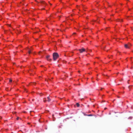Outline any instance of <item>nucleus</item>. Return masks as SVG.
<instances>
[{"label": "nucleus", "instance_id": "11", "mask_svg": "<svg viewBox=\"0 0 133 133\" xmlns=\"http://www.w3.org/2000/svg\"><path fill=\"white\" fill-rule=\"evenodd\" d=\"M77 106L78 107H79V104L78 103H77L76 104Z\"/></svg>", "mask_w": 133, "mask_h": 133}, {"label": "nucleus", "instance_id": "26", "mask_svg": "<svg viewBox=\"0 0 133 133\" xmlns=\"http://www.w3.org/2000/svg\"><path fill=\"white\" fill-rule=\"evenodd\" d=\"M132 68V67H131V69Z\"/></svg>", "mask_w": 133, "mask_h": 133}, {"label": "nucleus", "instance_id": "19", "mask_svg": "<svg viewBox=\"0 0 133 133\" xmlns=\"http://www.w3.org/2000/svg\"><path fill=\"white\" fill-rule=\"evenodd\" d=\"M34 99H32V101H34Z\"/></svg>", "mask_w": 133, "mask_h": 133}, {"label": "nucleus", "instance_id": "8", "mask_svg": "<svg viewBox=\"0 0 133 133\" xmlns=\"http://www.w3.org/2000/svg\"><path fill=\"white\" fill-rule=\"evenodd\" d=\"M117 21L118 22H121V21H123L122 20H120V19H117Z\"/></svg>", "mask_w": 133, "mask_h": 133}, {"label": "nucleus", "instance_id": "3", "mask_svg": "<svg viewBox=\"0 0 133 133\" xmlns=\"http://www.w3.org/2000/svg\"><path fill=\"white\" fill-rule=\"evenodd\" d=\"M78 50L80 51V53H82L83 52L85 51V49L83 48H82L81 49H79Z\"/></svg>", "mask_w": 133, "mask_h": 133}, {"label": "nucleus", "instance_id": "25", "mask_svg": "<svg viewBox=\"0 0 133 133\" xmlns=\"http://www.w3.org/2000/svg\"><path fill=\"white\" fill-rule=\"evenodd\" d=\"M35 1H36V2H37V1H36V0H35Z\"/></svg>", "mask_w": 133, "mask_h": 133}, {"label": "nucleus", "instance_id": "24", "mask_svg": "<svg viewBox=\"0 0 133 133\" xmlns=\"http://www.w3.org/2000/svg\"><path fill=\"white\" fill-rule=\"evenodd\" d=\"M50 4L51 5H52V4H50Z\"/></svg>", "mask_w": 133, "mask_h": 133}, {"label": "nucleus", "instance_id": "2", "mask_svg": "<svg viewBox=\"0 0 133 133\" xmlns=\"http://www.w3.org/2000/svg\"><path fill=\"white\" fill-rule=\"evenodd\" d=\"M50 55H48L46 57V58L47 60L49 61H51L52 60V59L50 58Z\"/></svg>", "mask_w": 133, "mask_h": 133}, {"label": "nucleus", "instance_id": "22", "mask_svg": "<svg viewBox=\"0 0 133 133\" xmlns=\"http://www.w3.org/2000/svg\"><path fill=\"white\" fill-rule=\"evenodd\" d=\"M103 88H101V90H102V89Z\"/></svg>", "mask_w": 133, "mask_h": 133}, {"label": "nucleus", "instance_id": "1", "mask_svg": "<svg viewBox=\"0 0 133 133\" xmlns=\"http://www.w3.org/2000/svg\"><path fill=\"white\" fill-rule=\"evenodd\" d=\"M53 59L54 61H55L59 57L58 54L56 52H54L53 54Z\"/></svg>", "mask_w": 133, "mask_h": 133}, {"label": "nucleus", "instance_id": "16", "mask_svg": "<svg viewBox=\"0 0 133 133\" xmlns=\"http://www.w3.org/2000/svg\"><path fill=\"white\" fill-rule=\"evenodd\" d=\"M73 34H76V33H75V32H74L73 33Z\"/></svg>", "mask_w": 133, "mask_h": 133}, {"label": "nucleus", "instance_id": "21", "mask_svg": "<svg viewBox=\"0 0 133 133\" xmlns=\"http://www.w3.org/2000/svg\"><path fill=\"white\" fill-rule=\"evenodd\" d=\"M28 124H30V123H28Z\"/></svg>", "mask_w": 133, "mask_h": 133}, {"label": "nucleus", "instance_id": "13", "mask_svg": "<svg viewBox=\"0 0 133 133\" xmlns=\"http://www.w3.org/2000/svg\"><path fill=\"white\" fill-rule=\"evenodd\" d=\"M12 79H10L9 80V81L10 82H11L12 81Z\"/></svg>", "mask_w": 133, "mask_h": 133}, {"label": "nucleus", "instance_id": "5", "mask_svg": "<svg viewBox=\"0 0 133 133\" xmlns=\"http://www.w3.org/2000/svg\"><path fill=\"white\" fill-rule=\"evenodd\" d=\"M40 2L41 3V4H44V5H46V3H45V2L44 1H41Z\"/></svg>", "mask_w": 133, "mask_h": 133}, {"label": "nucleus", "instance_id": "12", "mask_svg": "<svg viewBox=\"0 0 133 133\" xmlns=\"http://www.w3.org/2000/svg\"><path fill=\"white\" fill-rule=\"evenodd\" d=\"M87 116H92V114H90V115H87Z\"/></svg>", "mask_w": 133, "mask_h": 133}, {"label": "nucleus", "instance_id": "27", "mask_svg": "<svg viewBox=\"0 0 133 133\" xmlns=\"http://www.w3.org/2000/svg\"><path fill=\"white\" fill-rule=\"evenodd\" d=\"M132 63L133 64V62H132Z\"/></svg>", "mask_w": 133, "mask_h": 133}, {"label": "nucleus", "instance_id": "9", "mask_svg": "<svg viewBox=\"0 0 133 133\" xmlns=\"http://www.w3.org/2000/svg\"><path fill=\"white\" fill-rule=\"evenodd\" d=\"M128 44V45H129V48H130V47L131 46V44L130 43H129Z\"/></svg>", "mask_w": 133, "mask_h": 133}, {"label": "nucleus", "instance_id": "14", "mask_svg": "<svg viewBox=\"0 0 133 133\" xmlns=\"http://www.w3.org/2000/svg\"><path fill=\"white\" fill-rule=\"evenodd\" d=\"M19 117H17V118H16L17 120H18L19 119Z\"/></svg>", "mask_w": 133, "mask_h": 133}, {"label": "nucleus", "instance_id": "4", "mask_svg": "<svg viewBox=\"0 0 133 133\" xmlns=\"http://www.w3.org/2000/svg\"><path fill=\"white\" fill-rule=\"evenodd\" d=\"M26 50L28 51L29 54H30L31 51V50L30 49L28 48H27Z\"/></svg>", "mask_w": 133, "mask_h": 133}, {"label": "nucleus", "instance_id": "15", "mask_svg": "<svg viewBox=\"0 0 133 133\" xmlns=\"http://www.w3.org/2000/svg\"><path fill=\"white\" fill-rule=\"evenodd\" d=\"M30 70L31 71H33L32 70V69H30Z\"/></svg>", "mask_w": 133, "mask_h": 133}, {"label": "nucleus", "instance_id": "17", "mask_svg": "<svg viewBox=\"0 0 133 133\" xmlns=\"http://www.w3.org/2000/svg\"><path fill=\"white\" fill-rule=\"evenodd\" d=\"M131 86H129V87H129V88H130V87Z\"/></svg>", "mask_w": 133, "mask_h": 133}, {"label": "nucleus", "instance_id": "7", "mask_svg": "<svg viewBox=\"0 0 133 133\" xmlns=\"http://www.w3.org/2000/svg\"><path fill=\"white\" fill-rule=\"evenodd\" d=\"M47 98L48 99V100L47 101L48 102H50L51 101V99H50L49 97H47Z\"/></svg>", "mask_w": 133, "mask_h": 133}, {"label": "nucleus", "instance_id": "23", "mask_svg": "<svg viewBox=\"0 0 133 133\" xmlns=\"http://www.w3.org/2000/svg\"><path fill=\"white\" fill-rule=\"evenodd\" d=\"M106 109V108H105L104 109Z\"/></svg>", "mask_w": 133, "mask_h": 133}, {"label": "nucleus", "instance_id": "18", "mask_svg": "<svg viewBox=\"0 0 133 133\" xmlns=\"http://www.w3.org/2000/svg\"><path fill=\"white\" fill-rule=\"evenodd\" d=\"M42 10H45V9L43 8L42 9Z\"/></svg>", "mask_w": 133, "mask_h": 133}, {"label": "nucleus", "instance_id": "20", "mask_svg": "<svg viewBox=\"0 0 133 133\" xmlns=\"http://www.w3.org/2000/svg\"><path fill=\"white\" fill-rule=\"evenodd\" d=\"M130 58L131 59H132V57H131V58Z\"/></svg>", "mask_w": 133, "mask_h": 133}, {"label": "nucleus", "instance_id": "10", "mask_svg": "<svg viewBox=\"0 0 133 133\" xmlns=\"http://www.w3.org/2000/svg\"><path fill=\"white\" fill-rule=\"evenodd\" d=\"M46 98H44L43 101H44V102H45L46 101Z\"/></svg>", "mask_w": 133, "mask_h": 133}, {"label": "nucleus", "instance_id": "6", "mask_svg": "<svg viewBox=\"0 0 133 133\" xmlns=\"http://www.w3.org/2000/svg\"><path fill=\"white\" fill-rule=\"evenodd\" d=\"M124 46L126 48H129V45L128 44H126L124 45Z\"/></svg>", "mask_w": 133, "mask_h": 133}]
</instances>
